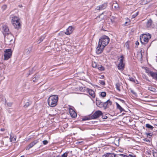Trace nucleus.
<instances>
[{
	"instance_id": "6",
	"label": "nucleus",
	"mask_w": 157,
	"mask_h": 157,
	"mask_svg": "<svg viewBox=\"0 0 157 157\" xmlns=\"http://www.w3.org/2000/svg\"><path fill=\"white\" fill-rule=\"evenodd\" d=\"M118 59L119 61L117 67L119 70H122L124 68V64L123 62L124 60V57L123 56H120V59L119 58Z\"/></svg>"
},
{
	"instance_id": "37",
	"label": "nucleus",
	"mask_w": 157,
	"mask_h": 157,
	"mask_svg": "<svg viewBox=\"0 0 157 157\" xmlns=\"http://www.w3.org/2000/svg\"><path fill=\"white\" fill-rule=\"evenodd\" d=\"M67 153L65 152L62 155V157H67Z\"/></svg>"
},
{
	"instance_id": "14",
	"label": "nucleus",
	"mask_w": 157,
	"mask_h": 157,
	"mask_svg": "<svg viewBox=\"0 0 157 157\" xmlns=\"http://www.w3.org/2000/svg\"><path fill=\"white\" fill-rule=\"evenodd\" d=\"M3 33L4 35H8L10 34V32L9 31V28L6 25H4L3 27Z\"/></svg>"
},
{
	"instance_id": "28",
	"label": "nucleus",
	"mask_w": 157,
	"mask_h": 157,
	"mask_svg": "<svg viewBox=\"0 0 157 157\" xmlns=\"http://www.w3.org/2000/svg\"><path fill=\"white\" fill-rule=\"evenodd\" d=\"M45 36H44L41 37L40 39L38 41V43H41L45 38Z\"/></svg>"
},
{
	"instance_id": "45",
	"label": "nucleus",
	"mask_w": 157,
	"mask_h": 157,
	"mask_svg": "<svg viewBox=\"0 0 157 157\" xmlns=\"http://www.w3.org/2000/svg\"><path fill=\"white\" fill-rule=\"evenodd\" d=\"M153 156L155 157H157V152H153Z\"/></svg>"
},
{
	"instance_id": "36",
	"label": "nucleus",
	"mask_w": 157,
	"mask_h": 157,
	"mask_svg": "<svg viewBox=\"0 0 157 157\" xmlns=\"http://www.w3.org/2000/svg\"><path fill=\"white\" fill-rule=\"evenodd\" d=\"M90 119H91V116L90 117H88L84 118L82 119V120L83 121H86V120H89Z\"/></svg>"
},
{
	"instance_id": "24",
	"label": "nucleus",
	"mask_w": 157,
	"mask_h": 157,
	"mask_svg": "<svg viewBox=\"0 0 157 157\" xmlns=\"http://www.w3.org/2000/svg\"><path fill=\"white\" fill-rule=\"evenodd\" d=\"M151 76L154 79L157 80V72H153Z\"/></svg>"
},
{
	"instance_id": "16",
	"label": "nucleus",
	"mask_w": 157,
	"mask_h": 157,
	"mask_svg": "<svg viewBox=\"0 0 157 157\" xmlns=\"http://www.w3.org/2000/svg\"><path fill=\"white\" fill-rule=\"evenodd\" d=\"M69 110L70 115L72 117L75 118L77 117V113L74 110L71 108Z\"/></svg>"
},
{
	"instance_id": "51",
	"label": "nucleus",
	"mask_w": 157,
	"mask_h": 157,
	"mask_svg": "<svg viewBox=\"0 0 157 157\" xmlns=\"http://www.w3.org/2000/svg\"><path fill=\"white\" fill-rule=\"evenodd\" d=\"M131 92L133 94H136V93H135V92L133 90H131Z\"/></svg>"
},
{
	"instance_id": "47",
	"label": "nucleus",
	"mask_w": 157,
	"mask_h": 157,
	"mask_svg": "<svg viewBox=\"0 0 157 157\" xmlns=\"http://www.w3.org/2000/svg\"><path fill=\"white\" fill-rule=\"evenodd\" d=\"M149 90L152 91H154L155 90V89L152 88H149Z\"/></svg>"
},
{
	"instance_id": "43",
	"label": "nucleus",
	"mask_w": 157,
	"mask_h": 157,
	"mask_svg": "<svg viewBox=\"0 0 157 157\" xmlns=\"http://www.w3.org/2000/svg\"><path fill=\"white\" fill-rule=\"evenodd\" d=\"M129 79L130 80V81H132V82H134L135 81V79L132 77H129Z\"/></svg>"
},
{
	"instance_id": "21",
	"label": "nucleus",
	"mask_w": 157,
	"mask_h": 157,
	"mask_svg": "<svg viewBox=\"0 0 157 157\" xmlns=\"http://www.w3.org/2000/svg\"><path fill=\"white\" fill-rule=\"evenodd\" d=\"M10 139L11 142L15 141L16 140V138L13 136V134L12 132L10 134Z\"/></svg>"
},
{
	"instance_id": "17",
	"label": "nucleus",
	"mask_w": 157,
	"mask_h": 157,
	"mask_svg": "<svg viewBox=\"0 0 157 157\" xmlns=\"http://www.w3.org/2000/svg\"><path fill=\"white\" fill-rule=\"evenodd\" d=\"M153 21L151 19L148 20L146 23V27L147 28H151Z\"/></svg>"
},
{
	"instance_id": "42",
	"label": "nucleus",
	"mask_w": 157,
	"mask_h": 157,
	"mask_svg": "<svg viewBox=\"0 0 157 157\" xmlns=\"http://www.w3.org/2000/svg\"><path fill=\"white\" fill-rule=\"evenodd\" d=\"M43 144L44 145L47 144L48 143V141L47 140H44L43 141Z\"/></svg>"
},
{
	"instance_id": "29",
	"label": "nucleus",
	"mask_w": 157,
	"mask_h": 157,
	"mask_svg": "<svg viewBox=\"0 0 157 157\" xmlns=\"http://www.w3.org/2000/svg\"><path fill=\"white\" fill-rule=\"evenodd\" d=\"M116 157H126V155L123 154L116 155Z\"/></svg>"
},
{
	"instance_id": "33",
	"label": "nucleus",
	"mask_w": 157,
	"mask_h": 157,
	"mask_svg": "<svg viewBox=\"0 0 157 157\" xmlns=\"http://www.w3.org/2000/svg\"><path fill=\"white\" fill-rule=\"evenodd\" d=\"M92 66L94 68L97 67V63L95 62H93L92 64Z\"/></svg>"
},
{
	"instance_id": "49",
	"label": "nucleus",
	"mask_w": 157,
	"mask_h": 157,
	"mask_svg": "<svg viewBox=\"0 0 157 157\" xmlns=\"http://www.w3.org/2000/svg\"><path fill=\"white\" fill-rule=\"evenodd\" d=\"M118 100L122 102L123 103H124V101L123 100H122L121 99H119Z\"/></svg>"
},
{
	"instance_id": "9",
	"label": "nucleus",
	"mask_w": 157,
	"mask_h": 157,
	"mask_svg": "<svg viewBox=\"0 0 157 157\" xmlns=\"http://www.w3.org/2000/svg\"><path fill=\"white\" fill-rule=\"evenodd\" d=\"M105 47L103 46L100 44H99L98 43V47L96 49V52L98 54H99L101 53L102 51L104 48Z\"/></svg>"
},
{
	"instance_id": "32",
	"label": "nucleus",
	"mask_w": 157,
	"mask_h": 157,
	"mask_svg": "<svg viewBox=\"0 0 157 157\" xmlns=\"http://www.w3.org/2000/svg\"><path fill=\"white\" fill-rule=\"evenodd\" d=\"M113 6L116 9H117L118 8V5L117 3H113Z\"/></svg>"
},
{
	"instance_id": "15",
	"label": "nucleus",
	"mask_w": 157,
	"mask_h": 157,
	"mask_svg": "<svg viewBox=\"0 0 157 157\" xmlns=\"http://www.w3.org/2000/svg\"><path fill=\"white\" fill-rule=\"evenodd\" d=\"M107 7V4H104L98 6L96 8V10H102L106 8Z\"/></svg>"
},
{
	"instance_id": "41",
	"label": "nucleus",
	"mask_w": 157,
	"mask_h": 157,
	"mask_svg": "<svg viewBox=\"0 0 157 157\" xmlns=\"http://www.w3.org/2000/svg\"><path fill=\"white\" fill-rule=\"evenodd\" d=\"M101 115H102V117L103 119H107L108 118L107 116L105 115H103L102 114Z\"/></svg>"
},
{
	"instance_id": "48",
	"label": "nucleus",
	"mask_w": 157,
	"mask_h": 157,
	"mask_svg": "<svg viewBox=\"0 0 157 157\" xmlns=\"http://www.w3.org/2000/svg\"><path fill=\"white\" fill-rule=\"evenodd\" d=\"M12 103H11V102H10V103H7V105L9 106H12Z\"/></svg>"
},
{
	"instance_id": "58",
	"label": "nucleus",
	"mask_w": 157,
	"mask_h": 157,
	"mask_svg": "<svg viewBox=\"0 0 157 157\" xmlns=\"http://www.w3.org/2000/svg\"><path fill=\"white\" fill-rule=\"evenodd\" d=\"M20 157H24V156L22 155V156H21Z\"/></svg>"
},
{
	"instance_id": "59",
	"label": "nucleus",
	"mask_w": 157,
	"mask_h": 157,
	"mask_svg": "<svg viewBox=\"0 0 157 157\" xmlns=\"http://www.w3.org/2000/svg\"><path fill=\"white\" fill-rule=\"evenodd\" d=\"M155 126L157 127V125H155Z\"/></svg>"
},
{
	"instance_id": "57",
	"label": "nucleus",
	"mask_w": 157,
	"mask_h": 157,
	"mask_svg": "<svg viewBox=\"0 0 157 157\" xmlns=\"http://www.w3.org/2000/svg\"><path fill=\"white\" fill-rule=\"evenodd\" d=\"M82 142H78V143H81Z\"/></svg>"
},
{
	"instance_id": "39",
	"label": "nucleus",
	"mask_w": 157,
	"mask_h": 157,
	"mask_svg": "<svg viewBox=\"0 0 157 157\" xmlns=\"http://www.w3.org/2000/svg\"><path fill=\"white\" fill-rule=\"evenodd\" d=\"M128 156H130V157H136L135 155L132 153L131 154H129Z\"/></svg>"
},
{
	"instance_id": "44",
	"label": "nucleus",
	"mask_w": 157,
	"mask_h": 157,
	"mask_svg": "<svg viewBox=\"0 0 157 157\" xmlns=\"http://www.w3.org/2000/svg\"><path fill=\"white\" fill-rule=\"evenodd\" d=\"M138 54L140 55V58H142V52L141 51H140V52H139L138 53Z\"/></svg>"
},
{
	"instance_id": "19",
	"label": "nucleus",
	"mask_w": 157,
	"mask_h": 157,
	"mask_svg": "<svg viewBox=\"0 0 157 157\" xmlns=\"http://www.w3.org/2000/svg\"><path fill=\"white\" fill-rule=\"evenodd\" d=\"M112 102L110 100H109L106 101L104 102V108H106L107 106L109 107L111 105Z\"/></svg>"
},
{
	"instance_id": "12",
	"label": "nucleus",
	"mask_w": 157,
	"mask_h": 157,
	"mask_svg": "<svg viewBox=\"0 0 157 157\" xmlns=\"http://www.w3.org/2000/svg\"><path fill=\"white\" fill-rule=\"evenodd\" d=\"M74 29V28L72 26H69L66 30V31L65 32V34L69 35L71 34Z\"/></svg>"
},
{
	"instance_id": "7",
	"label": "nucleus",
	"mask_w": 157,
	"mask_h": 157,
	"mask_svg": "<svg viewBox=\"0 0 157 157\" xmlns=\"http://www.w3.org/2000/svg\"><path fill=\"white\" fill-rule=\"evenodd\" d=\"M4 54V60H7L11 58L12 56V52L11 49H6L5 51Z\"/></svg>"
},
{
	"instance_id": "35",
	"label": "nucleus",
	"mask_w": 157,
	"mask_h": 157,
	"mask_svg": "<svg viewBox=\"0 0 157 157\" xmlns=\"http://www.w3.org/2000/svg\"><path fill=\"white\" fill-rule=\"evenodd\" d=\"M7 8V6L6 5H5L2 6V8L3 10H4L6 9Z\"/></svg>"
},
{
	"instance_id": "53",
	"label": "nucleus",
	"mask_w": 157,
	"mask_h": 157,
	"mask_svg": "<svg viewBox=\"0 0 157 157\" xmlns=\"http://www.w3.org/2000/svg\"><path fill=\"white\" fill-rule=\"evenodd\" d=\"M147 136H151V133H148L147 134Z\"/></svg>"
},
{
	"instance_id": "40",
	"label": "nucleus",
	"mask_w": 157,
	"mask_h": 157,
	"mask_svg": "<svg viewBox=\"0 0 157 157\" xmlns=\"http://www.w3.org/2000/svg\"><path fill=\"white\" fill-rule=\"evenodd\" d=\"M125 45L126 47L127 48V49H129V43L128 42H127L125 44Z\"/></svg>"
},
{
	"instance_id": "8",
	"label": "nucleus",
	"mask_w": 157,
	"mask_h": 157,
	"mask_svg": "<svg viewBox=\"0 0 157 157\" xmlns=\"http://www.w3.org/2000/svg\"><path fill=\"white\" fill-rule=\"evenodd\" d=\"M102 113L101 111L98 110L95 112L91 116V119H95L99 117L101 115Z\"/></svg>"
},
{
	"instance_id": "25",
	"label": "nucleus",
	"mask_w": 157,
	"mask_h": 157,
	"mask_svg": "<svg viewBox=\"0 0 157 157\" xmlns=\"http://www.w3.org/2000/svg\"><path fill=\"white\" fill-rule=\"evenodd\" d=\"M98 69L101 71H103L104 70V67L101 65H98L97 67Z\"/></svg>"
},
{
	"instance_id": "23",
	"label": "nucleus",
	"mask_w": 157,
	"mask_h": 157,
	"mask_svg": "<svg viewBox=\"0 0 157 157\" xmlns=\"http://www.w3.org/2000/svg\"><path fill=\"white\" fill-rule=\"evenodd\" d=\"M116 104L117 108L119 109L121 112L124 111V109L117 103L116 102Z\"/></svg>"
},
{
	"instance_id": "11",
	"label": "nucleus",
	"mask_w": 157,
	"mask_h": 157,
	"mask_svg": "<svg viewBox=\"0 0 157 157\" xmlns=\"http://www.w3.org/2000/svg\"><path fill=\"white\" fill-rule=\"evenodd\" d=\"M38 140H35L33 142L30 143L26 147V150H29L30 148L33 147L35 144L38 143Z\"/></svg>"
},
{
	"instance_id": "22",
	"label": "nucleus",
	"mask_w": 157,
	"mask_h": 157,
	"mask_svg": "<svg viewBox=\"0 0 157 157\" xmlns=\"http://www.w3.org/2000/svg\"><path fill=\"white\" fill-rule=\"evenodd\" d=\"M32 103V101L30 100H29L28 101L26 102L25 105H24V107L25 108H27L28 107L29 105H31Z\"/></svg>"
},
{
	"instance_id": "18",
	"label": "nucleus",
	"mask_w": 157,
	"mask_h": 157,
	"mask_svg": "<svg viewBox=\"0 0 157 157\" xmlns=\"http://www.w3.org/2000/svg\"><path fill=\"white\" fill-rule=\"evenodd\" d=\"M102 157H116V155L114 153H107L103 155Z\"/></svg>"
},
{
	"instance_id": "20",
	"label": "nucleus",
	"mask_w": 157,
	"mask_h": 157,
	"mask_svg": "<svg viewBox=\"0 0 157 157\" xmlns=\"http://www.w3.org/2000/svg\"><path fill=\"white\" fill-rule=\"evenodd\" d=\"M145 72L149 76H151L153 72V71H150L149 69L147 67H145Z\"/></svg>"
},
{
	"instance_id": "54",
	"label": "nucleus",
	"mask_w": 157,
	"mask_h": 157,
	"mask_svg": "<svg viewBox=\"0 0 157 157\" xmlns=\"http://www.w3.org/2000/svg\"><path fill=\"white\" fill-rule=\"evenodd\" d=\"M25 51H27V52L28 53H29L30 52L29 51V50L28 49H26Z\"/></svg>"
},
{
	"instance_id": "5",
	"label": "nucleus",
	"mask_w": 157,
	"mask_h": 157,
	"mask_svg": "<svg viewBox=\"0 0 157 157\" xmlns=\"http://www.w3.org/2000/svg\"><path fill=\"white\" fill-rule=\"evenodd\" d=\"M14 36L11 34L5 35V41L7 44H11L14 42Z\"/></svg>"
},
{
	"instance_id": "2",
	"label": "nucleus",
	"mask_w": 157,
	"mask_h": 157,
	"mask_svg": "<svg viewBox=\"0 0 157 157\" xmlns=\"http://www.w3.org/2000/svg\"><path fill=\"white\" fill-rule=\"evenodd\" d=\"M151 37V35L150 34H144L140 36V39L142 44H145L147 43Z\"/></svg>"
},
{
	"instance_id": "3",
	"label": "nucleus",
	"mask_w": 157,
	"mask_h": 157,
	"mask_svg": "<svg viewBox=\"0 0 157 157\" xmlns=\"http://www.w3.org/2000/svg\"><path fill=\"white\" fill-rule=\"evenodd\" d=\"M109 40L110 39L108 36H104L100 39L98 43L105 47L108 44Z\"/></svg>"
},
{
	"instance_id": "26",
	"label": "nucleus",
	"mask_w": 157,
	"mask_h": 157,
	"mask_svg": "<svg viewBox=\"0 0 157 157\" xmlns=\"http://www.w3.org/2000/svg\"><path fill=\"white\" fill-rule=\"evenodd\" d=\"M116 88L117 90H118L119 92L121 91V90L120 89V86H121V84L119 83H117L116 84Z\"/></svg>"
},
{
	"instance_id": "38",
	"label": "nucleus",
	"mask_w": 157,
	"mask_h": 157,
	"mask_svg": "<svg viewBox=\"0 0 157 157\" xmlns=\"http://www.w3.org/2000/svg\"><path fill=\"white\" fill-rule=\"evenodd\" d=\"M100 83L102 85H105V81H100Z\"/></svg>"
},
{
	"instance_id": "52",
	"label": "nucleus",
	"mask_w": 157,
	"mask_h": 157,
	"mask_svg": "<svg viewBox=\"0 0 157 157\" xmlns=\"http://www.w3.org/2000/svg\"><path fill=\"white\" fill-rule=\"evenodd\" d=\"M0 130L2 131H4L5 130V129L4 128H2L0 129Z\"/></svg>"
},
{
	"instance_id": "50",
	"label": "nucleus",
	"mask_w": 157,
	"mask_h": 157,
	"mask_svg": "<svg viewBox=\"0 0 157 157\" xmlns=\"http://www.w3.org/2000/svg\"><path fill=\"white\" fill-rule=\"evenodd\" d=\"M151 0H146V2L147 3H148L150 2L151 1Z\"/></svg>"
},
{
	"instance_id": "27",
	"label": "nucleus",
	"mask_w": 157,
	"mask_h": 157,
	"mask_svg": "<svg viewBox=\"0 0 157 157\" xmlns=\"http://www.w3.org/2000/svg\"><path fill=\"white\" fill-rule=\"evenodd\" d=\"M146 127L147 128L151 129V130H153L154 128V127L148 124H146Z\"/></svg>"
},
{
	"instance_id": "55",
	"label": "nucleus",
	"mask_w": 157,
	"mask_h": 157,
	"mask_svg": "<svg viewBox=\"0 0 157 157\" xmlns=\"http://www.w3.org/2000/svg\"><path fill=\"white\" fill-rule=\"evenodd\" d=\"M136 45H138L139 44V43L138 42H137V41L136 43Z\"/></svg>"
},
{
	"instance_id": "10",
	"label": "nucleus",
	"mask_w": 157,
	"mask_h": 157,
	"mask_svg": "<svg viewBox=\"0 0 157 157\" xmlns=\"http://www.w3.org/2000/svg\"><path fill=\"white\" fill-rule=\"evenodd\" d=\"M96 105L100 108H104V103L101 102V100L98 98H96Z\"/></svg>"
},
{
	"instance_id": "31",
	"label": "nucleus",
	"mask_w": 157,
	"mask_h": 157,
	"mask_svg": "<svg viewBox=\"0 0 157 157\" xmlns=\"http://www.w3.org/2000/svg\"><path fill=\"white\" fill-rule=\"evenodd\" d=\"M130 22V21L129 20V19L127 18V21L125 22V24H123L124 26H126L128 25L129 24Z\"/></svg>"
},
{
	"instance_id": "46",
	"label": "nucleus",
	"mask_w": 157,
	"mask_h": 157,
	"mask_svg": "<svg viewBox=\"0 0 157 157\" xmlns=\"http://www.w3.org/2000/svg\"><path fill=\"white\" fill-rule=\"evenodd\" d=\"M36 78H37L36 77L33 78V82H36V80H38V78H37V79H36Z\"/></svg>"
},
{
	"instance_id": "30",
	"label": "nucleus",
	"mask_w": 157,
	"mask_h": 157,
	"mask_svg": "<svg viewBox=\"0 0 157 157\" xmlns=\"http://www.w3.org/2000/svg\"><path fill=\"white\" fill-rule=\"evenodd\" d=\"M139 12H137L132 15V18H134L136 17L138 14Z\"/></svg>"
},
{
	"instance_id": "34",
	"label": "nucleus",
	"mask_w": 157,
	"mask_h": 157,
	"mask_svg": "<svg viewBox=\"0 0 157 157\" xmlns=\"http://www.w3.org/2000/svg\"><path fill=\"white\" fill-rule=\"evenodd\" d=\"M106 93L105 92H102L101 94V96L103 97H105L106 96Z\"/></svg>"
},
{
	"instance_id": "13",
	"label": "nucleus",
	"mask_w": 157,
	"mask_h": 157,
	"mask_svg": "<svg viewBox=\"0 0 157 157\" xmlns=\"http://www.w3.org/2000/svg\"><path fill=\"white\" fill-rule=\"evenodd\" d=\"M86 91L90 95L91 98H95L94 92L92 90L90 89H87Z\"/></svg>"
},
{
	"instance_id": "56",
	"label": "nucleus",
	"mask_w": 157,
	"mask_h": 157,
	"mask_svg": "<svg viewBox=\"0 0 157 157\" xmlns=\"http://www.w3.org/2000/svg\"><path fill=\"white\" fill-rule=\"evenodd\" d=\"M110 19H111V21H112V23H113V22H114V20H112L111 18H110Z\"/></svg>"
},
{
	"instance_id": "1",
	"label": "nucleus",
	"mask_w": 157,
	"mask_h": 157,
	"mask_svg": "<svg viewBox=\"0 0 157 157\" xmlns=\"http://www.w3.org/2000/svg\"><path fill=\"white\" fill-rule=\"evenodd\" d=\"M58 99L57 95H52L50 96L48 99V104L51 107L55 106L57 104Z\"/></svg>"
},
{
	"instance_id": "4",
	"label": "nucleus",
	"mask_w": 157,
	"mask_h": 157,
	"mask_svg": "<svg viewBox=\"0 0 157 157\" xmlns=\"http://www.w3.org/2000/svg\"><path fill=\"white\" fill-rule=\"evenodd\" d=\"M12 23L16 29H18L21 27L20 19L17 17H12Z\"/></svg>"
}]
</instances>
